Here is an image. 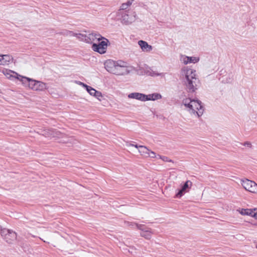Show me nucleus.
Wrapping results in <instances>:
<instances>
[{"instance_id": "nucleus-15", "label": "nucleus", "mask_w": 257, "mask_h": 257, "mask_svg": "<svg viewBox=\"0 0 257 257\" xmlns=\"http://www.w3.org/2000/svg\"><path fill=\"white\" fill-rule=\"evenodd\" d=\"M192 184V183L190 181H187L185 183V184L182 186V188L180 190H179L178 192L176 194V197H181L185 192L187 191V189L191 187Z\"/></svg>"}, {"instance_id": "nucleus-7", "label": "nucleus", "mask_w": 257, "mask_h": 257, "mask_svg": "<svg viewBox=\"0 0 257 257\" xmlns=\"http://www.w3.org/2000/svg\"><path fill=\"white\" fill-rule=\"evenodd\" d=\"M241 185L246 190L257 193V184L254 181L248 179L242 180Z\"/></svg>"}, {"instance_id": "nucleus-11", "label": "nucleus", "mask_w": 257, "mask_h": 257, "mask_svg": "<svg viewBox=\"0 0 257 257\" xmlns=\"http://www.w3.org/2000/svg\"><path fill=\"white\" fill-rule=\"evenodd\" d=\"M185 89L189 93L194 92L199 87V81H184Z\"/></svg>"}, {"instance_id": "nucleus-33", "label": "nucleus", "mask_w": 257, "mask_h": 257, "mask_svg": "<svg viewBox=\"0 0 257 257\" xmlns=\"http://www.w3.org/2000/svg\"><path fill=\"white\" fill-rule=\"evenodd\" d=\"M69 34L70 36H72L77 37V35H77V33H74V32H72V31H70L69 32Z\"/></svg>"}, {"instance_id": "nucleus-14", "label": "nucleus", "mask_w": 257, "mask_h": 257, "mask_svg": "<svg viewBox=\"0 0 257 257\" xmlns=\"http://www.w3.org/2000/svg\"><path fill=\"white\" fill-rule=\"evenodd\" d=\"M13 61V57L10 55H0V65H7Z\"/></svg>"}, {"instance_id": "nucleus-31", "label": "nucleus", "mask_w": 257, "mask_h": 257, "mask_svg": "<svg viewBox=\"0 0 257 257\" xmlns=\"http://www.w3.org/2000/svg\"><path fill=\"white\" fill-rule=\"evenodd\" d=\"M243 146L250 148L251 147V144L249 142H246L243 144Z\"/></svg>"}, {"instance_id": "nucleus-26", "label": "nucleus", "mask_w": 257, "mask_h": 257, "mask_svg": "<svg viewBox=\"0 0 257 257\" xmlns=\"http://www.w3.org/2000/svg\"><path fill=\"white\" fill-rule=\"evenodd\" d=\"M157 156H157L156 154L154 152L151 151L150 150L149 151V153L147 155V157H150L152 158H157Z\"/></svg>"}, {"instance_id": "nucleus-3", "label": "nucleus", "mask_w": 257, "mask_h": 257, "mask_svg": "<svg viewBox=\"0 0 257 257\" xmlns=\"http://www.w3.org/2000/svg\"><path fill=\"white\" fill-rule=\"evenodd\" d=\"M131 71V67L127 66L126 62L118 60L113 74L117 75H123L127 74Z\"/></svg>"}, {"instance_id": "nucleus-30", "label": "nucleus", "mask_w": 257, "mask_h": 257, "mask_svg": "<svg viewBox=\"0 0 257 257\" xmlns=\"http://www.w3.org/2000/svg\"><path fill=\"white\" fill-rule=\"evenodd\" d=\"M147 74L148 75H152V76H158V75H159L158 73H157L154 72H148L147 73Z\"/></svg>"}, {"instance_id": "nucleus-19", "label": "nucleus", "mask_w": 257, "mask_h": 257, "mask_svg": "<svg viewBox=\"0 0 257 257\" xmlns=\"http://www.w3.org/2000/svg\"><path fill=\"white\" fill-rule=\"evenodd\" d=\"M33 84V90H42L46 88V84L43 81H34Z\"/></svg>"}, {"instance_id": "nucleus-4", "label": "nucleus", "mask_w": 257, "mask_h": 257, "mask_svg": "<svg viewBox=\"0 0 257 257\" xmlns=\"http://www.w3.org/2000/svg\"><path fill=\"white\" fill-rule=\"evenodd\" d=\"M0 234L3 238L9 243H12L17 238V233L10 229L2 228L0 226Z\"/></svg>"}, {"instance_id": "nucleus-8", "label": "nucleus", "mask_w": 257, "mask_h": 257, "mask_svg": "<svg viewBox=\"0 0 257 257\" xmlns=\"http://www.w3.org/2000/svg\"><path fill=\"white\" fill-rule=\"evenodd\" d=\"M181 74L183 77L184 76L187 80L198 78L197 77L196 70L187 67H184L182 69Z\"/></svg>"}, {"instance_id": "nucleus-2", "label": "nucleus", "mask_w": 257, "mask_h": 257, "mask_svg": "<svg viewBox=\"0 0 257 257\" xmlns=\"http://www.w3.org/2000/svg\"><path fill=\"white\" fill-rule=\"evenodd\" d=\"M119 20L121 24L129 25L136 21L137 19V14L135 11L128 10L121 12Z\"/></svg>"}, {"instance_id": "nucleus-1", "label": "nucleus", "mask_w": 257, "mask_h": 257, "mask_svg": "<svg viewBox=\"0 0 257 257\" xmlns=\"http://www.w3.org/2000/svg\"><path fill=\"white\" fill-rule=\"evenodd\" d=\"M182 105L185 107L184 109L193 116L199 117L203 114V106L201 101L199 100L186 98L182 100Z\"/></svg>"}, {"instance_id": "nucleus-25", "label": "nucleus", "mask_w": 257, "mask_h": 257, "mask_svg": "<svg viewBox=\"0 0 257 257\" xmlns=\"http://www.w3.org/2000/svg\"><path fill=\"white\" fill-rule=\"evenodd\" d=\"M51 135L52 136V137L60 138V136L62 135V134L59 131H52V133L51 134Z\"/></svg>"}, {"instance_id": "nucleus-29", "label": "nucleus", "mask_w": 257, "mask_h": 257, "mask_svg": "<svg viewBox=\"0 0 257 257\" xmlns=\"http://www.w3.org/2000/svg\"><path fill=\"white\" fill-rule=\"evenodd\" d=\"M89 89H90V92L89 93L92 96H94L95 93H96V90L92 87H89Z\"/></svg>"}, {"instance_id": "nucleus-20", "label": "nucleus", "mask_w": 257, "mask_h": 257, "mask_svg": "<svg viewBox=\"0 0 257 257\" xmlns=\"http://www.w3.org/2000/svg\"><path fill=\"white\" fill-rule=\"evenodd\" d=\"M145 101L147 100H156L162 98V96L159 93H153L149 95H146Z\"/></svg>"}, {"instance_id": "nucleus-34", "label": "nucleus", "mask_w": 257, "mask_h": 257, "mask_svg": "<svg viewBox=\"0 0 257 257\" xmlns=\"http://www.w3.org/2000/svg\"><path fill=\"white\" fill-rule=\"evenodd\" d=\"M130 146H134V147H135V148H137L138 149H139V147H140V146H139V145H138L137 144L135 145V144H131L130 145Z\"/></svg>"}, {"instance_id": "nucleus-21", "label": "nucleus", "mask_w": 257, "mask_h": 257, "mask_svg": "<svg viewBox=\"0 0 257 257\" xmlns=\"http://www.w3.org/2000/svg\"><path fill=\"white\" fill-rule=\"evenodd\" d=\"M239 213L243 215H248L252 217L254 211L253 209H241L239 211Z\"/></svg>"}, {"instance_id": "nucleus-13", "label": "nucleus", "mask_w": 257, "mask_h": 257, "mask_svg": "<svg viewBox=\"0 0 257 257\" xmlns=\"http://www.w3.org/2000/svg\"><path fill=\"white\" fill-rule=\"evenodd\" d=\"M134 1L135 0H127L126 2L121 4L116 12V16H119L121 13L123 12L122 11L127 10V9L132 5Z\"/></svg>"}, {"instance_id": "nucleus-9", "label": "nucleus", "mask_w": 257, "mask_h": 257, "mask_svg": "<svg viewBox=\"0 0 257 257\" xmlns=\"http://www.w3.org/2000/svg\"><path fill=\"white\" fill-rule=\"evenodd\" d=\"M4 74L6 76L8 79H17L19 80H21L22 78H25L27 80H32V79L28 77H24L22 76L19 75L17 73L11 70H6L4 71Z\"/></svg>"}, {"instance_id": "nucleus-10", "label": "nucleus", "mask_w": 257, "mask_h": 257, "mask_svg": "<svg viewBox=\"0 0 257 257\" xmlns=\"http://www.w3.org/2000/svg\"><path fill=\"white\" fill-rule=\"evenodd\" d=\"M102 39H104V37H102L100 34L97 33L96 32H92L88 35H86L85 42L87 43H93L95 41H100Z\"/></svg>"}, {"instance_id": "nucleus-12", "label": "nucleus", "mask_w": 257, "mask_h": 257, "mask_svg": "<svg viewBox=\"0 0 257 257\" xmlns=\"http://www.w3.org/2000/svg\"><path fill=\"white\" fill-rule=\"evenodd\" d=\"M116 63H117V61H115L112 60H107L104 63V66L108 72L113 74Z\"/></svg>"}, {"instance_id": "nucleus-27", "label": "nucleus", "mask_w": 257, "mask_h": 257, "mask_svg": "<svg viewBox=\"0 0 257 257\" xmlns=\"http://www.w3.org/2000/svg\"><path fill=\"white\" fill-rule=\"evenodd\" d=\"M79 85H81V86H83V87H84V88H86V90H87V91L88 93H89V92H90V91H89L90 89H89V87H91L90 86L87 85L86 84H84V83H82V82H81V81H79Z\"/></svg>"}, {"instance_id": "nucleus-18", "label": "nucleus", "mask_w": 257, "mask_h": 257, "mask_svg": "<svg viewBox=\"0 0 257 257\" xmlns=\"http://www.w3.org/2000/svg\"><path fill=\"white\" fill-rule=\"evenodd\" d=\"M128 97L130 98H133L143 101H145L146 95L143 93L134 92L129 94Z\"/></svg>"}, {"instance_id": "nucleus-17", "label": "nucleus", "mask_w": 257, "mask_h": 257, "mask_svg": "<svg viewBox=\"0 0 257 257\" xmlns=\"http://www.w3.org/2000/svg\"><path fill=\"white\" fill-rule=\"evenodd\" d=\"M138 45L143 52H149L153 49V47L151 45H149L146 41L143 40L139 41Z\"/></svg>"}, {"instance_id": "nucleus-28", "label": "nucleus", "mask_w": 257, "mask_h": 257, "mask_svg": "<svg viewBox=\"0 0 257 257\" xmlns=\"http://www.w3.org/2000/svg\"><path fill=\"white\" fill-rule=\"evenodd\" d=\"M94 96H95L98 99L100 100V99L102 96L101 93L100 92L96 90V93H95V95Z\"/></svg>"}, {"instance_id": "nucleus-22", "label": "nucleus", "mask_w": 257, "mask_h": 257, "mask_svg": "<svg viewBox=\"0 0 257 257\" xmlns=\"http://www.w3.org/2000/svg\"><path fill=\"white\" fill-rule=\"evenodd\" d=\"M149 151L150 150L145 146H140V147H139V152L141 155L147 157V155L149 153Z\"/></svg>"}, {"instance_id": "nucleus-16", "label": "nucleus", "mask_w": 257, "mask_h": 257, "mask_svg": "<svg viewBox=\"0 0 257 257\" xmlns=\"http://www.w3.org/2000/svg\"><path fill=\"white\" fill-rule=\"evenodd\" d=\"M199 60V58L197 57H189L187 56H182L181 57V61L186 65L191 63H197Z\"/></svg>"}, {"instance_id": "nucleus-5", "label": "nucleus", "mask_w": 257, "mask_h": 257, "mask_svg": "<svg viewBox=\"0 0 257 257\" xmlns=\"http://www.w3.org/2000/svg\"><path fill=\"white\" fill-rule=\"evenodd\" d=\"M127 224L129 226H132V227H134V226H136L139 229L142 230V232L141 233V235L142 236L147 239L151 238L152 234L153 233L151 231V229H147L146 227L144 225L129 222H127Z\"/></svg>"}, {"instance_id": "nucleus-23", "label": "nucleus", "mask_w": 257, "mask_h": 257, "mask_svg": "<svg viewBox=\"0 0 257 257\" xmlns=\"http://www.w3.org/2000/svg\"><path fill=\"white\" fill-rule=\"evenodd\" d=\"M77 38L80 41H84L85 42L86 34L82 33H77Z\"/></svg>"}, {"instance_id": "nucleus-32", "label": "nucleus", "mask_w": 257, "mask_h": 257, "mask_svg": "<svg viewBox=\"0 0 257 257\" xmlns=\"http://www.w3.org/2000/svg\"><path fill=\"white\" fill-rule=\"evenodd\" d=\"M252 217L257 219V208H254Z\"/></svg>"}, {"instance_id": "nucleus-6", "label": "nucleus", "mask_w": 257, "mask_h": 257, "mask_svg": "<svg viewBox=\"0 0 257 257\" xmlns=\"http://www.w3.org/2000/svg\"><path fill=\"white\" fill-rule=\"evenodd\" d=\"M108 42V40L104 38L99 44L94 43L92 46V49L100 54H104L106 52Z\"/></svg>"}, {"instance_id": "nucleus-24", "label": "nucleus", "mask_w": 257, "mask_h": 257, "mask_svg": "<svg viewBox=\"0 0 257 257\" xmlns=\"http://www.w3.org/2000/svg\"><path fill=\"white\" fill-rule=\"evenodd\" d=\"M158 157L161 159L162 161H163L164 162H173V161L170 159L168 157H166V156H160L159 155H158Z\"/></svg>"}]
</instances>
